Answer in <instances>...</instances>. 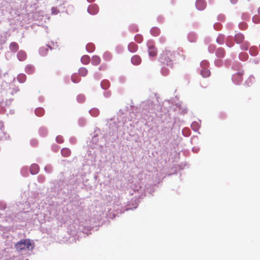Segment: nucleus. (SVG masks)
Instances as JSON below:
<instances>
[{"mask_svg": "<svg viewBox=\"0 0 260 260\" xmlns=\"http://www.w3.org/2000/svg\"><path fill=\"white\" fill-rule=\"evenodd\" d=\"M15 247L17 251L21 252L27 249L31 250L34 248V245L29 239L21 240L15 244Z\"/></svg>", "mask_w": 260, "mask_h": 260, "instance_id": "3", "label": "nucleus"}, {"mask_svg": "<svg viewBox=\"0 0 260 260\" xmlns=\"http://www.w3.org/2000/svg\"><path fill=\"white\" fill-rule=\"evenodd\" d=\"M197 38V35L194 32H190L188 35V39L190 42H194Z\"/></svg>", "mask_w": 260, "mask_h": 260, "instance_id": "22", "label": "nucleus"}, {"mask_svg": "<svg viewBox=\"0 0 260 260\" xmlns=\"http://www.w3.org/2000/svg\"><path fill=\"white\" fill-rule=\"evenodd\" d=\"M56 141L58 143H61L63 142V138L61 136H58L56 137Z\"/></svg>", "mask_w": 260, "mask_h": 260, "instance_id": "50", "label": "nucleus"}, {"mask_svg": "<svg viewBox=\"0 0 260 260\" xmlns=\"http://www.w3.org/2000/svg\"><path fill=\"white\" fill-rule=\"evenodd\" d=\"M35 71V68L31 65H27L25 67V72L28 74H31Z\"/></svg>", "mask_w": 260, "mask_h": 260, "instance_id": "24", "label": "nucleus"}, {"mask_svg": "<svg viewBox=\"0 0 260 260\" xmlns=\"http://www.w3.org/2000/svg\"><path fill=\"white\" fill-rule=\"evenodd\" d=\"M141 57L138 55H134L131 58V62L134 65H138L141 63Z\"/></svg>", "mask_w": 260, "mask_h": 260, "instance_id": "12", "label": "nucleus"}, {"mask_svg": "<svg viewBox=\"0 0 260 260\" xmlns=\"http://www.w3.org/2000/svg\"><path fill=\"white\" fill-rule=\"evenodd\" d=\"M87 11L90 14H96L99 11L98 5L96 4L90 5L88 8Z\"/></svg>", "mask_w": 260, "mask_h": 260, "instance_id": "7", "label": "nucleus"}, {"mask_svg": "<svg viewBox=\"0 0 260 260\" xmlns=\"http://www.w3.org/2000/svg\"><path fill=\"white\" fill-rule=\"evenodd\" d=\"M230 60H226L225 61V65L226 66V67H228L229 66H230Z\"/></svg>", "mask_w": 260, "mask_h": 260, "instance_id": "59", "label": "nucleus"}, {"mask_svg": "<svg viewBox=\"0 0 260 260\" xmlns=\"http://www.w3.org/2000/svg\"><path fill=\"white\" fill-rule=\"evenodd\" d=\"M79 73L80 75L82 76H85L86 75L87 73V70L84 68H81L79 70Z\"/></svg>", "mask_w": 260, "mask_h": 260, "instance_id": "37", "label": "nucleus"}, {"mask_svg": "<svg viewBox=\"0 0 260 260\" xmlns=\"http://www.w3.org/2000/svg\"><path fill=\"white\" fill-rule=\"evenodd\" d=\"M50 48L52 49V47L49 45H47V47H41L39 49V53L42 56H45L47 54V52L48 51V48Z\"/></svg>", "mask_w": 260, "mask_h": 260, "instance_id": "14", "label": "nucleus"}, {"mask_svg": "<svg viewBox=\"0 0 260 260\" xmlns=\"http://www.w3.org/2000/svg\"><path fill=\"white\" fill-rule=\"evenodd\" d=\"M234 38L232 36H228L225 40L226 46L230 48L233 47L234 45Z\"/></svg>", "mask_w": 260, "mask_h": 260, "instance_id": "11", "label": "nucleus"}, {"mask_svg": "<svg viewBox=\"0 0 260 260\" xmlns=\"http://www.w3.org/2000/svg\"><path fill=\"white\" fill-rule=\"evenodd\" d=\"M243 73L238 72L237 74L234 75L232 77V80L233 82L236 84H238L242 80Z\"/></svg>", "mask_w": 260, "mask_h": 260, "instance_id": "5", "label": "nucleus"}, {"mask_svg": "<svg viewBox=\"0 0 260 260\" xmlns=\"http://www.w3.org/2000/svg\"><path fill=\"white\" fill-rule=\"evenodd\" d=\"M196 6L199 10H203L206 7V2L205 0H197Z\"/></svg>", "mask_w": 260, "mask_h": 260, "instance_id": "6", "label": "nucleus"}, {"mask_svg": "<svg viewBox=\"0 0 260 260\" xmlns=\"http://www.w3.org/2000/svg\"><path fill=\"white\" fill-rule=\"evenodd\" d=\"M39 133L42 137H45L48 134V131L46 127L43 126L39 129Z\"/></svg>", "mask_w": 260, "mask_h": 260, "instance_id": "25", "label": "nucleus"}, {"mask_svg": "<svg viewBox=\"0 0 260 260\" xmlns=\"http://www.w3.org/2000/svg\"><path fill=\"white\" fill-rule=\"evenodd\" d=\"M21 172L23 176H26L28 175L27 168L26 167L22 168Z\"/></svg>", "mask_w": 260, "mask_h": 260, "instance_id": "45", "label": "nucleus"}, {"mask_svg": "<svg viewBox=\"0 0 260 260\" xmlns=\"http://www.w3.org/2000/svg\"><path fill=\"white\" fill-rule=\"evenodd\" d=\"M71 80L74 83H78L80 81V78L76 74L72 75Z\"/></svg>", "mask_w": 260, "mask_h": 260, "instance_id": "35", "label": "nucleus"}, {"mask_svg": "<svg viewBox=\"0 0 260 260\" xmlns=\"http://www.w3.org/2000/svg\"><path fill=\"white\" fill-rule=\"evenodd\" d=\"M225 54L224 49L221 47L218 48L216 51L215 54L217 57L223 58Z\"/></svg>", "mask_w": 260, "mask_h": 260, "instance_id": "8", "label": "nucleus"}, {"mask_svg": "<svg viewBox=\"0 0 260 260\" xmlns=\"http://www.w3.org/2000/svg\"><path fill=\"white\" fill-rule=\"evenodd\" d=\"M199 148H195V147H193V148H192V151H193V152H196V153H197V152L199 151Z\"/></svg>", "mask_w": 260, "mask_h": 260, "instance_id": "61", "label": "nucleus"}, {"mask_svg": "<svg viewBox=\"0 0 260 260\" xmlns=\"http://www.w3.org/2000/svg\"><path fill=\"white\" fill-rule=\"evenodd\" d=\"M141 107L143 108L142 113L144 115H147L148 113H154L160 109L158 105H155L153 102L150 100L143 102Z\"/></svg>", "mask_w": 260, "mask_h": 260, "instance_id": "2", "label": "nucleus"}, {"mask_svg": "<svg viewBox=\"0 0 260 260\" xmlns=\"http://www.w3.org/2000/svg\"><path fill=\"white\" fill-rule=\"evenodd\" d=\"M101 86L103 89H107L110 86V82L107 80H104L101 82Z\"/></svg>", "mask_w": 260, "mask_h": 260, "instance_id": "23", "label": "nucleus"}, {"mask_svg": "<svg viewBox=\"0 0 260 260\" xmlns=\"http://www.w3.org/2000/svg\"><path fill=\"white\" fill-rule=\"evenodd\" d=\"M128 49L131 52H135L138 49V46L134 42H131L128 45Z\"/></svg>", "mask_w": 260, "mask_h": 260, "instance_id": "16", "label": "nucleus"}, {"mask_svg": "<svg viewBox=\"0 0 260 260\" xmlns=\"http://www.w3.org/2000/svg\"><path fill=\"white\" fill-rule=\"evenodd\" d=\"M44 112V110L42 108H38L35 110V114L38 116L43 115Z\"/></svg>", "mask_w": 260, "mask_h": 260, "instance_id": "30", "label": "nucleus"}, {"mask_svg": "<svg viewBox=\"0 0 260 260\" xmlns=\"http://www.w3.org/2000/svg\"><path fill=\"white\" fill-rule=\"evenodd\" d=\"M239 59L242 61L246 60L248 58V55L246 53L242 52L239 54Z\"/></svg>", "mask_w": 260, "mask_h": 260, "instance_id": "32", "label": "nucleus"}, {"mask_svg": "<svg viewBox=\"0 0 260 260\" xmlns=\"http://www.w3.org/2000/svg\"><path fill=\"white\" fill-rule=\"evenodd\" d=\"M151 188H152L150 189V191L148 190V188H147V190L146 191L145 193H146L147 192H148L149 193H152V192H154L153 187H152Z\"/></svg>", "mask_w": 260, "mask_h": 260, "instance_id": "57", "label": "nucleus"}, {"mask_svg": "<svg viewBox=\"0 0 260 260\" xmlns=\"http://www.w3.org/2000/svg\"><path fill=\"white\" fill-rule=\"evenodd\" d=\"M190 131L187 128H184L182 130V134L185 137H188L190 135Z\"/></svg>", "mask_w": 260, "mask_h": 260, "instance_id": "41", "label": "nucleus"}, {"mask_svg": "<svg viewBox=\"0 0 260 260\" xmlns=\"http://www.w3.org/2000/svg\"><path fill=\"white\" fill-rule=\"evenodd\" d=\"M135 40L138 43H140L143 41V37L141 35H137L135 37Z\"/></svg>", "mask_w": 260, "mask_h": 260, "instance_id": "40", "label": "nucleus"}, {"mask_svg": "<svg viewBox=\"0 0 260 260\" xmlns=\"http://www.w3.org/2000/svg\"><path fill=\"white\" fill-rule=\"evenodd\" d=\"M86 120L85 118L81 117L78 120V124L80 126H84L86 124Z\"/></svg>", "mask_w": 260, "mask_h": 260, "instance_id": "38", "label": "nucleus"}, {"mask_svg": "<svg viewBox=\"0 0 260 260\" xmlns=\"http://www.w3.org/2000/svg\"><path fill=\"white\" fill-rule=\"evenodd\" d=\"M255 78L253 76H250L248 79L245 82V84L247 86H250L251 84L254 82Z\"/></svg>", "mask_w": 260, "mask_h": 260, "instance_id": "31", "label": "nucleus"}, {"mask_svg": "<svg viewBox=\"0 0 260 260\" xmlns=\"http://www.w3.org/2000/svg\"><path fill=\"white\" fill-rule=\"evenodd\" d=\"M26 54L23 50L19 51L17 53V57H18V59L20 61H23V60H25L26 58Z\"/></svg>", "mask_w": 260, "mask_h": 260, "instance_id": "15", "label": "nucleus"}, {"mask_svg": "<svg viewBox=\"0 0 260 260\" xmlns=\"http://www.w3.org/2000/svg\"><path fill=\"white\" fill-rule=\"evenodd\" d=\"M110 128L113 131L114 135L115 133L117 134L118 131V123L116 122H114L112 124L110 125Z\"/></svg>", "mask_w": 260, "mask_h": 260, "instance_id": "19", "label": "nucleus"}, {"mask_svg": "<svg viewBox=\"0 0 260 260\" xmlns=\"http://www.w3.org/2000/svg\"><path fill=\"white\" fill-rule=\"evenodd\" d=\"M104 95L106 97H109L110 96V93L108 92H105Z\"/></svg>", "mask_w": 260, "mask_h": 260, "instance_id": "63", "label": "nucleus"}, {"mask_svg": "<svg viewBox=\"0 0 260 260\" xmlns=\"http://www.w3.org/2000/svg\"><path fill=\"white\" fill-rule=\"evenodd\" d=\"M17 80L20 83H23L25 81L26 76L24 74H20L17 76Z\"/></svg>", "mask_w": 260, "mask_h": 260, "instance_id": "28", "label": "nucleus"}, {"mask_svg": "<svg viewBox=\"0 0 260 260\" xmlns=\"http://www.w3.org/2000/svg\"><path fill=\"white\" fill-rule=\"evenodd\" d=\"M86 48L87 51L88 52H92L94 50V46L92 43H88L86 46Z\"/></svg>", "mask_w": 260, "mask_h": 260, "instance_id": "36", "label": "nucleus"}, {"mask_svg": "<svg viewBox=\"0 0 260 260\" xmlns=\"http://www.w3.org/2000/svg\"><path fill=\"white\" fill-rule=\"evenodd\" d=\"M9 48L11 51L15 53L19 49V46L16 42H12L10 44Z\"/></svg>", "mask_w": 260, "mask_h": 260, "instance_id": "17", "label": "nucleus"}, {"mask_svg": "<svg viewBox=\"0 0 260 260\" xmlns=\"http://www.w3.org/2000/svg\"><path fill=\"white\" fill-rule=\"evenodd\" d=\"M44 170L47 173H51L52 171V167L51 165H47L45 167Z\"/></svg>", "mask_w": 260, "mask_h": 260, "instance_id": "42", "label": "nucleus"}, {"mask_svg": "<svg viewBox=\"0 0 260 260\" xmlns=\"http://www.w3.org/2000/svg\"><path fill=\"white\" fill-rule=\"evenodd\" d=\"M171 55L170 51H165L161 54L159 57V60L162 66L161 72L164 76H167L169 72V68H172L173 67V61L170 57Z\"/></svg>", "mask_w": 260, "mask_h": 260, "instance_id": "1", "label": "nucleus"}, {"mask_svg": "<svg viewBox=\"0 0 260 260\" xmlns=\"http://www.w3.org/2000/svg\"><path fill=\"white\" fill-rule=\"evenodd\" d=\"M39 167L36 164H32L30 167V172L32 175H35L38 173Z\"/></svg>", "mask_w": 260, "mask_h": 260, "instance_id": "10", "label": "nucleus"}, {"mask_svg": "<svg viewBox=\"0 0 260 260\" xmlns=\"http://www.w3.org/2000/svg\"><path fill=\"white\" fill-rule=\"evenodd\" d=\"M221 27V24L219 23H216L214 24V28L216 30H219Z\"/></svg>", "mask_w": 260, "mask_h": 260, "instance_id": "52", "label": "nucleus"}, {"mask_svg": "<svg viewBox=\"0 0 260 260\" xmlns=\"http://www.w3.org/2000/svg\"><path fill=\"white\" fill-rule=\"evenodd\" d=\"M89 114L93 117L98 116L100 114V111L96 108H93L89 111Z\"/></svg>", "mask_w": 260, "mask_h": 260, "instance_id": "20", "label": "nucleus"}, {"mask_svg": "<svg viewBox=\"0 0 260 260\" xmlns=\"http://www.w3.org/2000/svg\"><path fill=\"white\" fill-rule=\"evenodd\" d=\"M148 51L150 56H155L156 55V48L153 45V42L149 41L147 42Z\"/></svg>", "mask_w": 260, "mask_h": 260, "instance_id": "4", "label": "nucleus"}, {"mask_svg": "<svg viewBox=\"0 0 260 260\" xmlns=\"http://www.w3.org/2000/svg\"><path fill=\"white\" fill-rule=\"evenodd\" d=\"M61 155L64 157H68L71 154V151L69 148H64L61 150Z\"/></svg>", "mask_w": 260, "mask_h": 260, "instance_id": "21", "label": "nucleus"}, {"mask_svg": "<svg viewBox=\"0 0 260 260\" xmlns=\"http://www.w3.org/2000/svg\"><path fill=\"white\" fill-rule=\"evenodd\" d=\"M214 64L216 67H220L222 64V61L220 59H216L214 61Z\"/></svg>", "mask_w": 260, "mask_h": 260, "instance_id": "47", "label": "nucleus"}, {"mask_svg": "<svg viewBox=\"0 0 260 260\" xmlns=\"http://www.w3.org/2000/svg\"><path fill=\"white\" fill-rule=\"evenodd\" d=\"M159 29L158 28L154 27L151 29L150 30V33L152 35L154 36H157L159 34Z\"/></svg>", "mask_w": 260, "mask_h": 260, "instance_id": "29", "label": "nucleus"}, {"mask_svg": "<svg viewBox=\"0 0 260 260\" xmlns=\"http://www.w3.org/2000/svg\"><path fill=\"white\" fill-rule=\"evenodd\" d=\"M238 0H230V2L233 4H235L237 2Z\"/></svg>", "mask_w": 260, "mask_h": 260, "instance_id": "62", "label": "nucleus"}, {"mask_svg": "<svg viewBox=\"0 0 260 260\" xmlns=\"http://www.w3.org/2000/svg\"><path fill=\"white\" fill-rule=\"evenodd\" d=\"M253 62L255 64L257 63L258 62V61L256 59H253Z\"/></svg>", "mask_w": 260, "mask_h": 260, "instance_id": "64", "label": "nucleus"}, {"mask_svg": "<svg viewBox=\"0 0 260 260\" xmlns=\"http://www.w3.org/2000/svg\"><path fill=\"white\" fill-rule=\"evenodd\" d=\"M224 36L222 34L219 35L216 39V42L219 44H223L224 42Z\"/></svg>", "mask_w": 260, "mask_h": 260, "instance_id": "27", "label": "nucleus"}, {"mask_svg": "<svg viewBox=\"0 0 260 260\" xmlns=\"http://www.w3.org/2000/svg\"><path fill=\"white\" fill-rule=\"evenodd\" d=\"M201 75L204 78H206L210 75V72L207 68H202L201 70Z\"/></svg>", "mask_w": 260, "mask_h": 260, "instance_id": "13", "label": "nucleus"}, {"mask_svg": "<svg viewBox=\"0 0 260 260\" xmlns=\"http://www.w3.org/2000/svg\"><path fill=\"white\" fill-rule=\"evenodd\" d=\"M97 135H98V134L96 133V131H94V135L93 136V137H92V141H93V142H96V136H97Z\"/></svg>", "mask_w": 260, "mask_h": 260, "instance_id": "54", "label": "nucleus"}, {"mask_svg": "<svg viewBox=\"0 0 260 260\" xmlns=\"http://www.w3.org/2000/svg\"><path fill=\"white\" fill-rule=\"evenodd\" d=\"M132 202H135V206L133 208L134 209H136L138 206V203L137 202V199H135L134 201L133 200Z\"/></svg>", "mask_w": 260, "mask_h": 260, "instance_id": "60", "label": "nucleus"}, {"mask_svg": "<svg viewBox=\"0 0 260 260\" xmlns=\"http://www.w3.org/2000/svg\"><path fill=\"white\" fill-rule=\"evenodd\" d=\"M111 58V55L109 53L106 52L104 54V58L106 60H109Z\"/></svg>", "mask_w": 260, "mask_h": 260, "instance_id": "53", "label": "nucleus"}, {"mask_svg": "<svg viewBox=\"0 0 260 260\" xmlns=\"http://www.w3.org/2000/svg\"><path fill=\"white\" fill-rule=\"evenodd\" d=\"M249 45V44L248 42H245L244 43L243 45L241 46V49L242 50H247L248 49V47Z\"/></svg>", "mask_w": 260, "mask_h": 260, "instance_id": "46", "label": "nucleus"}, {"mask_svg": "<svg viewBox=\"0 0 260 260\" xmlns=\"http://www.w3.org/2000/svg\"><path fill=\"white\" fill-rule=\"evenodd\" d=\"M234 38V40L237 44H240L243 41L244 37L243 34L238 33L235 35Z\"/></svg>", "mask_w": 260, "mask_h": 260, "instance_id": "9", "label": "nucleus"}, {"mask_svg": "<svg viewBox=\"0 0 260 260\" xmlns=\"http://www.w3.org/2000/svg\"><path fill=\"white\" fill-rule=\"evenodd\" d=\"M30 144H31V145L35 146V145H36L37 144V141L36 140H32L30 141Z\"/></svg>", "mask_w": 260, "mask_h": 260, "instance_id": "56", "label": "nucleus"}, {"mask_svg": "<svg viewBox=\"0 0 260 260\" xmlns=\"http://www.w3.org/2000/svg\"><path fill=\"white\" fill-rule=\"evenodd\" d=\"M191 127L194 131H197L200 127V125L198 122L194 121L191 123Z\"/></svg>", "mask_w": 260, "mask_h": 260, "instance_id": "34", "label": "nucleus"}, {"mask_svg": "<svg viewBox=\"0 0 260 260\" xmlns=\"http://www.w3.org/2000/svg\"><path fill=\"white\" fill-rule=\"evenodd\" d=\"M239 27L241 29H244L247 27V24L245 22H241L239 24Z\"/></svg>", "mask_w": 260, "mask_h": 260, "instance_id": "48", "label": "nucleus"}, {"mask_svg": "<svg viewBox=\"0 0 260 260\" xmlns=\"http://www.w3.org/2000/svg\"><path fill=\"white\" fill-rule=\"evenodd\" d=\"M52 14H57L58 13V11L56 9V8H54V7H53L52 8Z\"/></svg>", "mask_w": 260, "mask_h": 260, "instance_id": "55", "label": "nucleus"}, {"mask_svg": "<svg viewBox=\"0 0 260 260\" xmlns=\"http://www.w3.org/2000/svg\"><path fill=\"white\" fill-rule=\"evenodd\" d=\"M249 53L252 56H256L258 54V49L255 46H252L250 48Z\"/></svg>", "mask_w": 260, "mask_h": 260, "instance_id": "26", "label": "nucleus"}, {"mask_svg": "<svg viewBox=\"0 0 260 260\" xmlns=\"http://www.w3.org/2000/svg\"><path fill=\"white\" fill-rule=\"evenodd\" d=\"M81 61L84 64H87L90 61V57L88 55H84L81 57Z\"/></svg>", "mask_w": 260, "mask_h": 260, "instance_id": "33", "label": "nucleus"}, {"mask_svg": "<svg viewBox=\"0 0 260 260\" xmlns=\"http://www.w3.org/2000/svg\"><path fill=\"white\" fill-rule=\"evenodd\" d=\"M101 58L97 55L93 56L92 57L91 63L94 66H97L100 64Z\"/></svg>", "mask_w": 260, "mask_h": 260, "instance_id": "18", "label": "nucleus"}, {"mask_svg": "<svg viewBox=\"0 0 260 260\" xmlns=\"http://www.w3.org/2000/svg\"><path fill=\"white\" fill-rule=\"evenodd\" d=\"M215 49V46L213 45H210L208 47V51L210 53H213Z\"/></svg>", "mask_w": 260, "mask_h": 260, "instance_id": "49", "label": "nucleus"}, {"mask_svg": "<svg viewBox=\"0 0 260 260\" xmlns=\"http://www.w3.org/2000/svg\"><path fill=\"white\" fill-rule=\"evenodd\" d=\"M209 64V61L207 60H203L200 63L201 68H207Z\"/></svg>", "mask_w": 260, "mask_h": 260, "instance_id": "39", "label": "nucleus"}, {"mask_svg": "<svg viewBox=\"0 0 260 260\" xmlns=\"http://www.w3.org/2000/svg\"><path fill=\"white\" fill-rule=\"evenodd\" d=\"M6 208V204L4 202L1 201L0 202V210H4Z\"/></svg>", "mask_w": 260, "mask_h": 260, "instance_id": "51", "label": "nucleus"}, {"mask_svg": "<svg viewBox=\"0 0 260 260\" xmlns=\"http://www.w3.org/2000/svg\"><path fill=\"white\" fill-rule=\"evenodd\" d=\"M85 100V96L83 94H80L77 97V100L79 103H82Z\"/></svg>", "mask_w": 260, "mask_h": 260, "instance_id": "44", "label": "nucleus"}, {"mask_svg": "<svg viewBox=\"0 0 260 260\" xmlns=\"http://www.w3.org/2000/svg\"><path fill=\"white\" fill-rule=\"evenodd\" d=\"M249 18V16L247 14H243L242 15V18L244 19V20H246L247 19H248Z\"/></svg>", "mask_w": 260, "mask_h": 260, "instance_id": "58", "label": "nucleus"}, {"mask_svg": "<svg viewBox=\"0 0 260 260\" xmlns=\"http://www.w3.org/2000/svg\"><path fill=\"white\" fill-rule=\"evenodd\" d=\"M252 21L255 23H258L260 22V17L258 15H254L252 17Z\"/></svg>", "mask_w": 260, "mask_h": 260, "instance_id": "43", "label": "nucleus"}]
</instances>
